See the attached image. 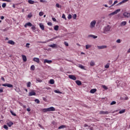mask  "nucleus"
Returning <instances> with one entry per match:
<instances>
[{
  "label": "nucleus",
  "instance_id": "10",
  "mask_svg": "<svg viewBox=\"0 0 130 130\" xmlns=\"http://www.w3.org/2000/svg\"><path fill=\"white\" fill-rule=\"evenodd\" d=\"M7 43H8V44H11V45H15V42L13 40H9Z\"/></svg>",
  "mask_w": 130,
  "mask_h": 130
},
{
  "label": "nucleus",
  "instance_id": "18",
  "mask_svg": "<svg viewBox=\"0 0 130 130\" xmlns=\"http://www.w3.org/2000/svg\"><path fill=\"white\" fill-rule=\"evenodd\" d=\"M97 91V89L96 88L92 89L90 90V93L91 94H94L96 91Z\"/></svg>",
  "mask_w": 130,
  "mask_h": 130
},
{
  "label": "nucleus",
  "instance_id": "2",
  "mask_svg": "<svg viewBox=\"0 0 130 130\" xmlns=\"http://www.w3.org/2000/svg\"><path fill=\"white\" fill-rule=\"evenodd\" d=\"M2 86L4 87H8V88H13V85L10 84L9 83H5L2 84Z\"/></svg>",
  "mask_w": 130,
  "mask_h": 130
},
{
  "label": "nucleus",
  "instance_id": "49",
  "mask_svg": "<svg viewBox=\"0 0 130 130\" xmlns=\"http://www.w3.org/2000/svg\"><path fill=\"white\" fill-rule=\"evenodd\" d=\"M6 6H7V4H6V3H3V4H2V7H3V8H6Z\"/></svg>",
  "mask_w": 130,
  "mask_h": 130
},
{
  "label": "nucleus",
  "instance_id": "40",
  "mask_svg": "<svg viewBox=\"0 0 130 130\" xmlns=\"http://www.w3.org/2000/svg\"><path fill=\"white\" fill-rule=\"evenodd\" d=\"M58 28H59L58 25H56L54 26V30H55L56 31H57V30H58Z\"/></svg>",
  "mask_w": 130,
  "mask_h": 130
},
{
  "label": "nucleus",
  "instance_id": "32",
  "mask_svg": "<svg viewBox=\"0 0 130 130\" xmlns=\"http://www.w3.org/2000/svg\"><path fill=\"white\" fill-rule=\"evenodd\" d=\"M50 84L53 85V84H54V80L53 79H51L50 80Z\"/></svg>",
  "mask_w": 130,
  "mask_h": 130
},
{
  "label": "nucleus",
  "instance_id": "11",
  "mask_svg": "<svg viewBox=\"0 0 130 130\" xmlns=\"http://www.w3.org/2000/svg\"><path fill=\"white\" fill-rule=\"evenodd\" d=\"M48 111H55V108L53 107H51L50 108H48Z\"/></svg>",
  "mask_w": 130,
  "mask_h": 130
},
{
  "label": "nucleus",
  "instance_id": "63",
  "mask_svg": "<svg viewBox=\"0 0 130 130\" xmlns=\"http://www.w3.org/2000/svg\"><path fill=\"white\" fill-rule=\"evenodd\" d=\"M43 100H44V101H46V98H43Z\"/></svg>",
  "mask_w": 130,
  "mask_h": 130
},
{
  "label": "nucleus",
  "instance_id": "16",
  "mask_svg": "<svg viewBox=\"0 0 130 130\" xmlns=\"http://www.w3.org/2000/svg\"><path fill=\"white\" fill-rule=\"evenodd\" d=\"M110 26L108 25L107 27H106L105 28V31H106V32H107L108 31H110Z\"/></svg>",
  "mask_w": 130,
  "mask_h": 130
},
{
  "label": "nucleus",
  "instance_id": "13",
  "mask_svg": "<svg viewBox=\"0 0 130 130\" xmlns=\"http://www.w3.org/2000/svg\"><path fill=\"white\" fill-rule=\"evenodd\" d=\"M21 56L22 57V60L24 62H25V61H27V57H26L25 55H22Z\"/></svg>",
  "mask_w": 130,
  "mask_h": 130
},
{
  "label": "nucleus",
  "instance_id": "28",
  "mask_svg": "<svg viewBox=\"0 0 130 130\" xmlns=\"http://www.w3.org/2000/svg\"><path fill=\"white\" fill-rule=\"evenodd\" d=\"M30 70L31 71H35V66L34 65H32L30 67Z\"/></svg>",
  "mask_w": 130,
  "mask_h": 130
},
{
  "label": "nucleus",
  "instance_id": "15",
  "mask_svg": "<svg viewBox=\"0 0 130 130\" xmlns=\"http://www.w3.org/2000/svg\"><path fill=\"white\" fill-rule=\"evenodd\" d=\"M75 83L78 85V86H81V85H82V82L80 80H76Z\"/></svg>",
  "mask_w": 130,
  "mask_h": 130
},
{
  "label": "nucleus",
  "instance_id": "64",
  "mask_svg": "<svg viewBox=\"0 0 130 130\" xmlns=\"http://www.w3.org/2000/svg\"><path fill=\"white\" fill-rule=\"evenodd\" d=\"M127 53H130V48L127 50Z\"/></svg>",
  "mask_w": 130,
  "mask_h": 130
},
{
  "label": "nucleus",
  "instance_id": "12",
  "mask_svg": "<svg viewBox=\"0 0 130 130\" xmlns=\"http://www.w3.org/2000/svg\"><path fill=\"white\" fill-rule=\"evenodd\" d=\"M7 124L8 126H9V127H11V126H12V125L14 124V123L12 121H9V122L7 123Z\"/></svg>",
  "mask_w": 130,
  "mask_h": 130
},
{
  "label": "nucleus",
  "instance_id": "41",
  "mask_svg": "<svg viewBox=\"0 0 130 130\" xmlns=\"http://www.w3.org/2000/svg\"><path fill=\"white\" fill-rule=\"evenodd\" d=\"M118 3V2L117 1H115L114 3L110 6V7H113V6H114V5H116V4H117Z\"/></svg>",
  "mask_w": 130,
  "mask_h": 130
},
{
  "label": "nucleus",
  "instance_id": "37",
  "mask_svg": "<svg viewBox=\"0 0 130 130\" xmlns=\"http://www.w3.org/2000/svg\"><path fill=\"white\" fill-rule=\"evenodd\" d=\"M27 87L28 88L31 87V82H28L27 83Z\"/></svg>",
  "mask_w": 130,
  "mask_h": 130
},
{
  "label": "nucleus",
  "instance_id": "23",
  "mask_svg": "<svg viewBox=\"0 0 130 130\" xmlns=\"http://www.w3.org/2000/svg\"><path fill=\"white\" fill-rule=\"evenodd\" d=\"M126 25V21H122L120 23V26H125Z\"/></svg>",
  "mask_w": 130,
  "mask_h": 130
},
{
  "label": "nucleus",
  "instance_id": "50",
  "mask_svg": "<svg viewBox=\"0 0 130 130\" xmlns=\"http://www.w3.org/2000/svg\"><path fill=\"white\" fill-rule=\"evenodd\" d=\"M105 69H109V64L108 63L105 66Z\"/></svg>",
  "mask_w": 130,
  "mask_h": 130
},
{
  "label": "nucleus",
  "instance_id": "27",
  "mask_svg": "<svg viewBox=\"0 0 130 130\" xmlns=\"http://www.w3.org/2000/svg\"><path fill=\"white\" fill-rule=\"evenodd\" d=\"M125 112V110L124 109V110H121L119 112V113L120 114H122V113H124Z\"/></svg>",
  "mask_w": 130,
  "mask_h": 130
},
{
  "label": "nucleus",
  "instance_id": "62",
  "mask_svg": "<svg viewBox=\"0 0 130 130\" xmlns=\"http://www.w3.org/2000/svg\"><path fill=\"white\" fill-rule=\"evenodd\" d=\"M40 3H45V1L44 0H40Z\"/></svg>",
  "mask_w": 130,
  "mask_h": 130
},
{
  "label": "nucleus",
  "instance_id": "59",
  "mask_svg": "<svg viewBox=\"0 0 130 130\" xmlns=\"http://www.w3.org/2000/svg\"><path fill=\"white\" fill-rule=\"evenodd\" d=\"M52 20L54 22H56V19L55 18H52Z\"/></svg>",
  "mask_w": 130,
  "mask_h": 130
},
{
  "label": "nucleus",
  "instance_id": "17",
  "mask_svg": "<svg viewBox=\"0 0 130 130\" xmlns=\"http://www.w3.org/2000/svg\"><path fill=\"white\" fill-rule=\"evenodd\" d=\"M36 95V93L34 91H31L29 93V96H35Z\"/></svg>",
  "mask_w": 130,
  "mask_h": 130
},
{
  "label": "nucleus",
  "instance_id": "33",
  "mask_svg": "<svg viewBox=\"0 0 130 130\" xmlns=\"http://www.w3.org/2000/svg\"><path fill=\"white\" fill-rule=\"evenodd\" d=\"M43 112H47L48 111V108H45L42 110Z\"/></svg>",
  "mask_w": 130,
  "mask_h": 130
},
{
  "label": "nucleus",
  "instance_id": "51",
  "mask_svg": "<svg viewBox=\"0 0 130 130\" xmlns=\"http://www.w3.org/2000/svg\"><path fill=\"white\" fill-rule=\"evenodd\" d=\"M43 14H44L43 12H40L39 13V16H40V17H41V16H43Z\"/></svg>",
  "mask_w": 130,
  "mask_h": 130
},
{
  "label": "nucleus",
  "instance_id": "4",
  "mask_svg": "<svg viewBox=\"0 0 130 130\" xmlns=\"http://www.w3.org/2000/svg\"><path fill=\"white\" fill-rule=\"evenodd\" d=\"M69 78L71 79V80H73L74 81H76L77 80V77L75 76V75H69Z\"/></svg>",
  "mask_w": 130,
  "mask_h": 130
},
{
  "label": "nucleus",
  "instance_id": "25",
  "mask_svg": "<svg viewBox=\"0 0 130 130\" xmlns=\"http://www.w3.org/2000/svg\"><path fill=\"white\" fill-rule=\"evenodd\" d=\"M88 37H92V38H93L94 39H96V38H97V36H94V35H89L88 36Z\"/></svg>",
  "mask_w": 130,
  "mask_h": 130
},
{
  "label": "nucleus",
  "instance_id": "56",
  "mask_svg": "<svg viewBox=\"0 0 130 130\" xmlns=\"http://www.w3.org/2000/svg\"><path fill=\"white\" fill-rule=\"evenodd\" d=\"M48 26H52V23L51 22H48L47 23Z\"/></svg>",
  "mask_w": 130,
  "mask_h": 130
},
{
  "label": "nucleus",
  "instance_id": "35",
  "mask_svg": "<svg viewBox=\"0 0 130 130\" xmlns=\"http://www.w3.org/2000/svg\"><path fill=\"white\" fill-rule=\"evenodd\" d=\"M54 92L55 93H57V94H61V93H62L61 92H60V91H58V90H55L54 91Z\"/></svg>",
  "mask_w": 130,
  "mask_h": 130
},
{
  "label": "nucleus",
  "instance_id": "44",
  "mask_svg": "<svg viewBox=\"0 0 130 130\" xmlns=\"http://www.w3.org/2000/svg\"><path fill=\"white\" fill-rule=\"evenodd\" d=\"M72 17H73L74 20H76V18H77V14H74Z\"/></svg>",
  "mask_w": 130,
  "mask_h": 130
},
{
  "label": "nucleus",
  "instance_id": "1",
  "mask_svg": "<svg viewBox=\"0 0 130 130\" xmlns=\"http://www.w3.org/2000/svg\"><path fill=\"white\" fill-rule=\"evenodd\" d=\"M120 12V9H117L116 11H115L114 12L110 13L109 16H113L114 15H116V14H117V13Z\"/></svg>",
  "mask_w": 130,
  "mask_h": 130
},
{
  "label": "nucleus",
  "instance_id": "30",
  "mask_svg": "<svg viewBox=\"0 0 130 130\" xmlns=\"http://www.w3.org/2000/svg\"><path fill=\"white\" fill-rule=\"evenodd\" d=\"M92 46L91 45H86V49H89L90 47H91Z\"/></svg>",
  "mask_w": 130,
  "mask_h": 130
},
{
  "label": "nucleus",
  "instance_id": "57",
  "mask_svg": "<svg viewBox=\"0 0 130 130\" xmlns=\"http://www.w3.org/2000/svg\"><path fill=\"white\" fill-rule=\"evenodd\" d=\"M29 45H30V44H29V43H26V47H27V48H29V47H29Z\"/></svg>",
  "mask_w": 130,
  "mask_h": 130
},
{
  "label": "nucleus",
  "instance_id": "55",
  "mask_svg": "<svg viewBox=\"0 0 130 130\" xmlns=\"http://www.w3.org/2000/svg\"><path fill=\"white\" fill-rule=\"evenodd\" d=\"M56 7L57 8H61V6L59 7V4H58V3L56 4Z\"/></svg>",
  "mask_w": 130,
  "mask_h": 130
},
{
  "label": "nucleus",
  "instance_id": "29",
  "mask_svg": "<svg viewBox=\"0 0 130 130\" xmlns=\"http://www.w3.org/2000/svg\"><path fill=\"white\" fill-rule=\"evenodd\" d=\"M37 83H41L42 82V80L40 79V78H37L36 79Z\"/></svg>",
  "mask_w": 130,
  "mask_h": 130
},
{
  "label": "nucleus",
  "instance_id": "7",
  "mask_svg": "<svg viewBox=\"0 0 130 130\" xmlns=\"http://www.w3.org/2000/svg\"><path fill=\"white\" fill-rule=\"evenodd\" d=\"M52 62V60H48V59H45L44 60V63H49V64Z\"/></svg>",
  "mask_w": 130,
  "mask_h": 130
},
{
  "label": "nucleus",
  "instance_id": "19",
  "mask_svg": "<svg viewBox=\"0 0 130 130\" xmlns=\"http://www.w3.org/2000/svg\"><path fill=\"white\" fill-rule=\"evenodd\" d=\"M67 127V126L65 125H62L58 127V129H61L62 128H66Z\"/></svg>",
  "mask_w": 130,
  "mask_h": 130
},
{
  "label": "nucleus",
  "instance_id": "21",
  "mask_svg": "<svg viewBox=\"0 0 130 130\" xmlns=\"http://www.w3.org/2000/svg\"><path fill=\"white\" fill-rule=\"evenodd\" d=\"M39 26L42 30H44V25H43V24L40 23Z\"/></svg>",
  "mask_w": 130,
  "mask_h": 130
},
{
  "label": "nucleus",
  "instance_id": "43",
  "mask_svg": "<svg viewBox=\"0 0 130 130\" xmlns=\"http://www.w3.org/2000/svg\"><path fill=\"white\" fill-rule=\"evenodd\" d=\"M4 87H0V93H3L4 92Z\"/></svg>",
  "mask_w": 130,
  "mask_h": 130
},
{
  "label": "nucleus",
  "instance_id": "3",
  "mask_svg": "<svg viewBox=\"0 0 130 130\" xmlns=\"http://www.w3.org/2000/svg\"><path fill=\"white\" fill-rule=\"evenodd\" d=\"M96 24V21L93 20L90 23V28H94L95 27V25Z\"/></svg>",
  "mask_w": 130,
  "mask_h": 130
},
{
  "label": "nucleus",
  "instance_id": "6",
  "mask_svg": "<svg viewBox=\"0 0 130 130\" xmlns=\"http://www.w3.org/2000/svg\"><path fill=\"white\" fill-rule=\"evenodd\" d=\"M123 16L124 17H125V18H128L130 16V13L128 12H125L123 13Z\"/></svg>",
  "mask_w": 130,
  "mask_h": 130
},
{
  "label": "nucleus",
  "instance_id": "26",
  "mask_svg": "<svg viewBox=\"0 0 130 130\" xmlns=\"http://www.w3.org/2000/svg\"><path fill=\"white\" fill-rule=\"evenodd\" d=\"M28 3H29L30 5H33L35 2L32 0H28Z\"/></svg>",
  "mask_w": 130,
  "mask_h": 130
},
{
  "label": "nucleus",
  "instance_id": "52",
  "mask_svg": "<svg viewBox=\"0 0 130 130\" xmlns=\"http://www.w3.org/2000/svg\"><path fill=\"white\" fill-rule=\"evenodd\" d=\"M64 44L66 45V46H69V43H68L67 42H64Z\"/></svg>",
  "mask_w": 130,
  "mask_h": 130
},
{
  "label": "nucleus",
  "instance_id": "39",
  "mask_svg": "<svg viewBox=\"0 0 130 130\" xmlns=\"http://www.w3.org/2000/svg\"><path fill=\"white\" fill-rule=\"evenodd\" d=\"M31 29L32 30V31H34V30L36 29V27H35V26H34L33 24L31 26Z\"/></svg>",
  "mask_w": 130,
  "mask_h": 130
},
{
  "label": "nucleus",
  "instance_id": "38",
  "mask_svg": "<svg viewBox=\"0 0 130 130\" xmlns=\"http://www.w3.org/2000/svg\"><path fill=\"white\" fill-rule=\"evenodd\" d=\"M10 112L11 114L14 116H17V115L15 113H14V112H13L12 110L10 111Z\"/></svg>",
  "mask_w": 130,
  "mask_h": 130
},
{
  "label": "nucleus",
  "instance_id": "54",
  "mask_svg": "<svg viewBox=\"0 0 130 130\" xmlns=\"http://www.w3.org/2000/svg\"><path fill=\"white\" fill-rule=\"evenodd\" d=\"M109 5H112V1L110 0L108 2Z\"/></svg>",
  "mask_w": 130,
  "mask_h": 130
},
{
  "label": "nucleus",
  "instance_id": "8",
  "mask_svg": "<svg viewBox=\"0 0 130 130\" xmlns=\"http://www.w3.org/2000/svg\"><path fill=\"white\" fill-rule=\"evenodd\" d=\"M98 49H104V48H107V46H105V45L101 46H98Z\"/></svg>",
  "mask_w": 130,
  "mask_h": 130
},
{
  "label": "nucleus",
  "instance_id": "22",
  "mask_svg": "<svg viewBox=\"0 0 130 130\" xmlns=\"http://www.w3.org/2000/svg\"><path fill=\"white\" fill-rule=\"evenodd\" d=\"M128 1L129 0H123L122 2H121L119 3V5H122V4H124L125 3L128 2Z\"/></svg>",
  "mask_w": 130,
  "mask_h": 130
},
{
  "label": "nucleus",
  "instance_id": "36",
  "mask_svg": "<svg viewBox=\"0 0 130 130\" xmlns=\"http://www.w3.org/2000/svg\"><path fill=\"white\" fill-rule=\"evenodd\" d=\"M3 127L6 130H9V127L7 125H4Z\"/></svg>",
  "mask_w": 130,
  "mask_h": 130
},
{
  "label": "nucleus",
  "instance_id": "42",
  "mask_svg": "<svg viewBox=\"0 0 130 130\" xmlns=\"http://www.w3.org/2000/svg\"><path fill=\"white\" fill-rule=\"evenodd\" d=\"M79 68H80V69H82V70H84V67L82 64H80L79 66Z\"/></svg>",
  "mask_w": 130,
  "mask_h": 130
},
{
  "label": "nucleus",
  "instance_id": "9",
  "mask_svg": "<svg viewBox=\"0 0 130 130\" xmlns=\"http://www.w3.org/2000/svg\"><path fill=\"white\" fill-rule=\"evenodd\" d=\"M109 112L108 111H101L100 112V114H109Z\"/></svg>",
  "mask_w": 130,
  "mask_h": 130
},
{
  "label": "nucleus",
  "instance_id": "61",
  "mask_svg": "<svg viewBox=\"0 0 130 130\" xmlns=\"http://www.w3.org/2000/svg\"><path fill=\"white\" fill-rule=\"evenodd\" d=\"M1 80H2V81H3L4 82H5V78L4 77H2Z\"/></svg>",
  "mask_w": 130,
  "mask_h": 130
},
{
  "label": "nucleus",
  "instance_id": "47",
  "mask_svg": "<svg viewBox=\"0 0 130 130\" xmlns=\"http://www.w3.org/2000/svg\"><path fill=\"white\" fill-rule=\"evenodd\" d=\"M72 15H71V14H69V15H68V19L69 20H71V19L72 18Z\"/></svg>",
  "mask_w": 130,
  "mask_h": 130
},
{
  "label": "nucleus",
  "instance_id": "48",
  "mask_svg": "<svg viewBox=\"0 0 130 130\" xmlns=\"http://www.w3.org/2000/svg\"><path fill=\"white\" fill-rule=\"evenodd\" d=\"M62 19H64L65 20H67V18H66V15L64 14H63L62 15Z\"/></svg>",
  "mask_w": 130,
  "mask_h": 130
},
{
  "label": "nucleus",
  "instance_id": "24",
  "mask_svg": "<svg viewBox=\"0 0 130 130\" xmlns=\"http://www.w3.org/2000/svg\"><path fill=\"white\" fill-rule=\"evenodd\" d=\"M90 64L91 67H94V66H95V62H94L93 60H91L90 61Z\"/></svg>",
  "mask_w": 130,
  "mask_h": 130
},
{
  "label": "nucleus",
  "instance_id": "34",
  "mask_svg": "<svg viewBox=\"0 0 130 130\" xmlns=\"http://www.w3.org/2000/svg\"><path fill=\"white\" fill-rule=\"evenodd\" d=\"M102 87L103 88V89H104L105 90H108V87L106 86V85H102Z\"/></svg>",
  "mask_w": 130,
  "mask_h": 130
},
{
  "label": "nucleus",
  "instance_id": "31",
  "mask_svg": "<svg viewBox=\"0 0 130 130\" xmlns=\"http://www.w3.org/2000/svg\"><path fill=\"white\" fill-rule=\"evenodd\" d=\"M35 102H36L37 104H39V103H40V101L37 99L35 100Z\"/></svg>",
  "mask_w": 130,
  "mask_h": 130
},
{
  "label": "nucleus",
  "instance_id": "53",
  "mask_svg": "<svg viewBox=\"0 0 130 130\" xmlns=\"http://www.w3.org/2000/svg\"><path fill=\"white\" fill-rule=\"evenodd\" d=\"M3 2H7V3H11V0H3Z\"/></svg>",
  "mask_w": 130,
  "mask_h": 130
},
{
  "label": "nucleus",
  "instance_id": "5",
  "mask_svg": "<svg viewBox=\"0 0 130 130\" xmlns=\"http://www.w3.org/2000/svg\"><path fill=\"white\" fill-rule=\"evenodd\" d=\"M32 23H31V22H27L26 23H25V24L24 25V27L25 28H27V27H31L32 26Z\"/></svg>",
  "mask_w": 130,
  "mask_h": 130
},
{
  "label": "nucleus",
  "instance_id": "58",
  "mask_svg": "<svg viewBox=\"0 0 130 130\" xmlns=\"http://www.w3.org/2000/svg\"><path fill=\"white\" fill-rule=\"evenodd\" d=\"M117 43H120L121 41H120V39H118L116 41Z\"/></svg>",
  "mask_w": 130,
  "mask_h": 130
},
{
  "label": "nucleus",
  "instance_id": "20",
  "mask_svg": "<svg viewBox=\"0 0 130 130\" xmlns=\"http://www.w3.org/2000/svg\"><path fill=\"white\" fill-rule=\"evenodd\" d=\"M34 61H36V62L39 63V62H40L39 58H36V57L34 58Z\"/></svg>",
  "mask_w": 130,
  "mask_h": 130
},
{
  "label": "nucleus",
  "instance_id": "60",
  "mask_svg": "<svg viewBox=\"0 0 130 130\" xmlns=\"http://www.w3.org/2000/svg\"><path fill=\"white\" fill-rule=\"evenodd\" d=\"M26 110H27V111H28V112H30V111H31V109H30V108H27V109H26Z\"/></svg>",
  "mask_w": 130,
  "mask_h": 130
},
{
  "label": "nucleus",
  "instance_id": "46",
  "mask_svg": "<svg viewBox=\"0 0 130 130\" xmlns=\"http://www.w3.org/2000/svg\"><path fill=\"white\" fill-rule=\"evenodd\" d=\"M32 16H33V15H32V13H30L27 15L28 18H32Z\"/></svg>",
  "mask_w": 130,
  "mask_h": 130
},
{
  "label": "nucleus",
  "instance_id": "14",
  "mask_svg": "<svg viewBox=\"0 0 130 130\" xmlns=\"http://www.w3.org/2000/svg\"><path fill=\"white\" fill-rule=\"evenodd\" d=\"M49 47H52V48H57V45L55 44H53L52 45H50Z\"/></svg>",
  "mask_w": 130,
  "mask_h": 130
},
{
  "label": "nucleus",
  "instance_id": "45",
  "mask_svg": "<svg viewBox=\"0 0 130 130\" xmlns=\"http://www.w3.org/2000/svg\"><path fill=\"white\" fill-rule=\"evenodd\" d=\"M114 104H116V102L113 101L111 103L110 105H114Z\"/></svg>",
  "mask_w": 130,
  "mask_h": 130
}]
</instances>
